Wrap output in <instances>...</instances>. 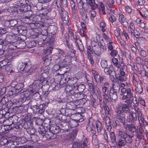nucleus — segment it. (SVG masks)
Segmentation results:
<instances>
[{"label":"nucleus","mask_w":148,"mask_h":148,"mask_svg":"<svg viewBox=\"0 0 148 148\" xmlns=\"http://www.w3.org/2000/svg\"><path fill=\"white\" fill-rule=\"evenodd\" d=\"M130 106L127 104L120 103L119 104L116 111L117 114L116 118L122 124L123 127L127 124L124 112L127 113H130Z\"/></svg>","instance_id":"obj_1"},{"label":"nucleus","mask_w":148,"mask_h":148,"mask_svg":"<svg viewBox=\"0 0 148 148\" xmlns=\"http://www.w3.org/2000/svg\"><path fill=\"white\" fill-rule=\"evenodd\" d=\"M65 90L68 94L70 95H73L77 99V100H80L84 98L83 94L82 92L73 90V88L69 85L66 87Z\"/></svg>","instance_id":"obj_2"},{"label":"nucleus","mask_w":148,"mask_h":148,"mask_svg":"<svg viewBox=\"0 0 148 148\" xmlns=\"http://www.w3.org/2000/svg\"><path fill=\"white\" fill-rule=\"evenodd\" d=\"M42 78L40 77V79L35 80L33 85L32 90L35 92H38L40 88H43L42 85L46 84L48 82L44 79L42 80Z\"/></svg>","instance_id":"obj_3"},{"label":"nucleus","mask_w":148,"mask_h":148,"mask_svg":"<svg viewBox=\"0 0 148 148\" xmlns=\"http://www.w3.org/2000/svg\"><path fill=\"white\" fill-rule=\"evenodd\" d=\"M45 33L44 34L42 33L41 34H38L36 37H38L39 38L38 41V43L39 46L40 47H44L45 46V44L47 43V40L48 36L47 30H45Z\"/></svg>","instance_id":"obj_4"},{"label":"nucleus","mask_w":148,"mask_h":148,"mask_svg":"<svg viewBox=\"0 0 148 148\" xmlns=\"http://www.w3.org/2000/svg\"><path fill=\"white\" fill-rule=\"evenodd\" d=\"M38 132L39 134L42 136L44 138L45 136L48 139H53L56 137V136H54V134L50 130H49L48 131H46L45 130V128L42 126L38 130Z\"/></svg>","instance_id":"obj_5"},{"label":"nucleus","mask_w":148,"mask_h":148,"mask_svg":"<svg viewBox=\"0 0 148 148\" xmlns=\"http://www.w3.org/2000/svg\"><path fill=\"white\" fill-rule=\"evenodd\" d=\"M48 5H47L46 6H43L42 5L41 9H39V10H42L45 9L46 11L45 13L47 14L49 12H50L51 16L52 18H53L56 16V5H52L49 8L48 10L47 8Z\"/></svg>","instance_id":"obj_6"},{"label":"nucleus","mask_w":148,"mask_h":148,"mask_svg":"<svg viewBox=\"0 0 148 148\" xmlns=\"http://www.w3.org/2000/svg\"><path fill=\"white\" fill-rule=\"evenodd\" d=\"M63 60H60L59 62V65L61 68L60 73H58V75H63V74L67 72V70L66 69H68L69 66H68L66 63V62L64 60L65 58L64 56L62 57Z\"/></svg>","instance_id":"obj_7"},{"label":"nucleus","mask_w":148,"mask_h":148,"mask_svg":"<svg viewBox=\"0 0 148 148\" xmlns=\"http://www.w3.org/2000/svg\"><path fill=\"white\" fill-rule=\"evenodd\" d=\"M17 23V22L16 19H10L6 20L5 22V25L8 27L2 29V30L4 31V33L9 32V30L11 29L10 27H13Z\"/></svg>","instance_id":"obj_8"},{"label":"nucleus","mask_w":148,"mask_h":148,"mask_svg":"<svg viewBox=\"0 0 148 148\" xmlns=\"http://www.w3.org/2000/svg\"><path fill=\"white\" fill-rule=\"evenodd\" d=\"M104 72L106 74L109 75L111 80L114 82L115 80V76L116 75V72L114 70L113 66H110L109 67L105 68L104 70Z\"/></svg>","instance_id":"obj_9"},{"label":"nucleus","mask_w":148,"mask_h":148,"mask_svg":"<svg viewBox=\"0 0 148 148\" xmlns=\"http://www.w3.org/2000/svg\"><path fill=\"white\" fill-rule=\"evenodd\" d=\"M126 93V95L127 96L128 99L125 100V102L129 106V105H131L133 102V100H134V97L133 96V92L130 88L128 89Z\"/></svg>","instance_id":"obj_10"},{"label":"nucleus","mask_w":148,"mask_h":148,"mask_svg":"<svg viewBox=\"0 0 148 148\" xmlns=\"http://www.w3.org/2000/svg\"><path fill=\"white\" fill-rule=\"evenodd\" d=\"M92 73L94 76V78L96 82L98 84L102 83L104 79L103 77L101 76L96 71L92 70Z\"/></svg>","instance_id":"obj_11"},{"label":"nucleus","mask_w":148,"mask_h":148,"mask_svg":"<svg viewBox=\"0 0 148 148\" xmlns=\"http://www.w3.org/2000/svg\"><path fill=\"white\" fill-rule=\"evenodd\" d=\"M97 47H95L94 48V53L95 54L97 55H99L100 54L101 52V49H102L103 50H106L107 49L105 45H104L102 44L101 42H99Z\"/></svg>","instance_id":"obj_12"},{"label":"nucleus","mask_w":148,"mask_h":148,"mask_svg":"<svg viewBox=\"0 0 148 148\" xmlns=\"http://www.w3.org/2000/svg\"><path fill=\"white\" fill-rule=\"evenodd\" d=\"M117 92H110L108 95V98L106 99L108 102H112L113 101H115L117 99L118 96L117 94Z\"/></svg>","instance_id":"obj_13"},{"label":"nucleus","mask_w":148,"mask_h":148,"mask_svg":"<svg viewBox=\"0 0 148 148\" xmlns=\"http://www.w3.org/2000/svg\"><path fill=\"white\" fill-rule=\"evenodd\" d=\"M86 141L85 140L82 143L75 142L73 144L72 148H89L86 144Z\"/></svg>","instance_id":"obj_14"},{"label":"nucleus","mask_w":148,"mask_h":148,"mask_svg":"<svg viewBox=\"0 0 148 148\" xmlns=\"http://www.w3.org/2000/svg\"><path fill=\"white\" fill-rule=\"evenodd\" d=\"M60 15L63 23L67 25H69L70 23L69 21V18L68 12L66 11L64 12V13L61 14Z\"/></svg>","instance_id":"obj_15"},{"label":"nucleus","mask_w":148,"mask_h":148,"mask_svg":"<svg viewBox=\"0 0 148 148\" xmlns=\"http://www.w3.org/2000/svg\"><path fill=\"white\" fill-rule=\"evenodd\" d=\"M71 86L73 88V90L82 93L86 88L85 86L83 84H75L73 86Z\"/></svg>","instance_id":"obj_16"},{"label":"nucleus","mask_w":148,"mask_h":148,"mask_svg":"<svg viewBox=\"0 0 148 148\" xmlns=\"http://www.w3.org/2000/svg\"><path fill=\"white\" fill-rule=\"evenodd\" d=\"M129 114V118L127 119V120L128 122L133 123L134 121H136L137 120V116L136 112L131 111L130 110V112Z\"/></svg>","instance_id":"obj_17"},{"label":"nucleus","mask_w":148,"mask_h":148,"mask_svg":"<svg viewBox=\"0 0 148 148\" xmlns=\"http://www.w3.org/2000/svg\"><path fill=\"white\" fill-rule=\"evenodd\" d=\"M50 68L48 66H46L44 68L43 72L40 75V77L42 79H44L45 81L47 80L48 75L49 74Z\"/></svg>","instance_id":"obj_18"},{"label":"nucleus","mask_w":148,"mask_h":148,"mask_svg":"<svg viewBox=\"0 0 148 148\" xmlns=\"http://www.w3.org/2000/svg\"><path fill=\"white\" fill-rule=\"evenodd\" d=\"M120 74H116L115 76L116 78L121 82H123L125 81L126 80V77L125 76V73L123 71L119 72Z\"/></svg>","instance_id":"obj_19"},{"label":"nucleus","mask_w":148,"mask_h":148,"mask_svg":"<svg viewBox=\"0 0 148 148\" xmlns=\"http://www.w3.org/2000/svg\"><path fill=\"white\" fill-rule=\"evenodd\" d=\"M49 130L51 131L54 135L58 133L61 131L59 127L56 125H51Z\"/></svg>","instance_id":"obj_20"},{"label":"nucleus","mask_w":148,"mask_h":148,"mask_svg":"<svg viewBox=\"0 0 148 148\" xmlns=\"http://www.w3.org/2000/svg\"><path fill=\"white\" fill-rule=\"evenodd\" d=\"M65 79L67 80V82L70 84H73L72 86H73L75 84H77L76 83L78 82L79 79L76 77H71L69 76H67L65 77Z\"/></svg>","instance_id":"obj_21"},{"label":"nucleus","mask_w":148,"mask_h":148,"mask_svg":"<svg viewBox=\"0 0 148 148\" xmlns=\"http://www.w3.org/2000/svg\"><path fill=\"white\" fill-rule=\"evenodd\" d=\"M75 42L76 46L80 51H83L84 50V47L81 40L79 38H76L75 40Z\"/></svg>","instance_id":"obj_22"},{"label":"nucleus","mask_w":148,"mask_h":148,"mask_svg":"<svg viewBox=\"0 0 148 148\" xmlns=\"http://www.w3.org/2000/svg\"><path fill=\"white\" fill-rule=\"evenodd\" d=\"M58 29V27L56 26L51 25L49 26L47 30V33H49L53 35H55Z\"/></svg>","instance_id":"obj_23"},{"label":"nucleus","mask_w":148,"mask_h":148,"mask_svg":"<svg viewBox=\"0 0 148 148\" xmlns=\"http://www.w3.org/2000/svg\"><path fill=\"white\" fill-rule=\"evenodd\" d=\"M31 63L30 60L28 58H26V64L25 66L24 71H25L26 72L31 73L32 71V70L31 69Z\"/></svg>","instance_id":"obj_24"},{"label":"nucleus","mask_w":148,"mask_h":148,"mask_svg":"<svg viewBox=\"0 0 148 148\" xmlns=\"http://www.w3.org/2000/svg\"><path fill=\"white\" fill-rule=\"evenodd\" d=\"M86 129L88 131L91 132L92 134H94L95 133V128L92 122L89 121L88 124L87 125Z\"/></svg>","instance_id":"obj_25"},{"label":"nucleus","mask_w":148,"mask_h":148,"mask_svg":"<svg viewBox=\"0 0 148 148\" xmlns=\"http://www.w3.org/2000/svg\"><path fill=\"white\" fill-rule=\"evenodd\" d=\"M9 43L5 39H0V49H6L9 47Z\"/></svg>","instance_id":"obj_26"},{"label":"nucleus","mask_w":148,"mask_h":148,"mask_svg":"<svg viewBox=\"0 0 148 148\" xmlns=\"http://www.w3.org/2000/svg\"><path fill=\"white\" fill-rule=\"evenodd\" d=\"M123 128L125 130H127L128 128L129 131L132 133L136 132V131L138 130L136 128V127L132 124H127Z\"/></svg>","instance_id":"obj_27"},{"label":"nucleus","mask_w":148,"mask_h":148,"mask_svg":"<svg viewBox=\"0 0 148 148\" xmlns=\"http://www.w3.org/2000/svg\"><path fill=\"white\" fill-rule=\"evenodd\" d=\"M137 116L139 123L141 125L145 127L148 125L147 123L144 120V117L142 116V114H141L140 115V114H138Z\"/></svg>","instance_id":"obj_28"},{"label":"nucleus","mask_w":148,"mask_h":148,"mask_svg":"<svg viewBox=\"0 0 148 148\" xmlns=\"http://www.w3.org/2000/svg\"><path fill=\"white\" fill-rule=\"evenodd\" d=\"M17 30L18 31L19 34L21 35H25L27 34L26 27L23 25L18 26Z\"/></svg>","instance_id":"obj_29"},{"label":"nucleus","mask_w":148,"mask_h":148,"mask_svg":"<svg viewBox=\"0 0 148 148\" xmlns=\"http://www.w3.org/2000/svg\"><path fill=\"white\" fill-rule=\"evenodd\" d=\"M102 91L103 93V98L105 99L108 98V95L110 93L109 90V88L106 87H103L102 88Z\"/></svg>","instance_id":"obj_30"},{"label":"nucleus","mask_w":148,"mask_h":148,"mask_svg":"<svg viewBox=\"0 0 148 148\" xmlns=\"http://www.w3.org/2000/svg\"><path fill=\"white\" fill-rule=\"evenodd\" d=\"M34 92V91H33L32 89V90H26L25 91L23 90V92H22L23 93H22V95H23V96L27 98V100H28V99H29L30 97H31V96L33 94Z\"/></svg>","instance_id":"obj_31"},{"label":"nucleus","mask_w":148,"mask_h":148,"mask_svg":"<svg viewBox=\"0 0 148 148\" xmlns=\"http://www.w3.org/2000/svg\"><path fill=\"white\" fill-rule=\"evenodd\" d=\"M24 86V84L23 83H19L16 84L15 86V88L16 91L18 92H20L21 93L23 92V90L22 88Z\"/></svg>","instance_id":"obj_32"},{"label":"nucleus","mask_w":148,"mask_h":148,"mask_svg":"<svg viewBox=\"0 0 148 148\" xmlns=\"http://www.w3.org/2000/svg\"><path fill=\"white\" fill-rule=\"evenodd\" d=\"M112 88L113 91L119 92L120 90V85L118 82H116L112 84Z\"/></svg>","instance_id":"obj_33"},{"label":"nucleus","mask_w":148,"mask_h":148,"mask_svg":"<svg viewBox=\"0 0 148 148\" xmlns=\"http://www.w3.org/2000/svg\"><path fill=\"white\" fill-rule=\"evenodd\" d=\"M47 44L48 45H52L56 40V37L55 35H51L48 36Z\"/></svg>","instance_id":"obj_34"},{"label":"nucleus","mask_w":148,"mask_h":148,"mask_svg":"<svg viewBox=\"0 0 148 148\" xmlns=\"http://www.w3.org/2000/svg\"><path fill=\"white\" fill-rule=\"evenodd\" d=\"M116 143L117 145L119 147H121L122 146H124L126 144V141L125 139H123L121 138H117L116 140Z\"/></svg>","instance_id":"obj_35"},{"label":"nucleus","mask_w":148,"mask_h":148,"mask_svg":"<svg viewBox=\"0 0 148 148\" xmlns=\"http://www.w3.org/2000/svg\"><path fill=\"white\" fill-rule=\"evenodd\" d=\"M78 132L77 129L76 128H74L72 132L69 134V140H71L74 139L76 137Z\"/></svg>","instance_id":"obj_36"},{"label":"nucleus","mask_w":148,"mask_h":148,"mask_svg":"<svg viewBox=\"0 0 148 148\" xmlns=\"http://www.w3.org/2000/svg\"><path fill=\"white\" fill-rule=\"evenodd\" d=\"M68 35L69 37L71 38V40L75 42V40L76 39V38H79L78 37L75 36V37L73 30L72 29H69L68 31Z\"/></svg>","instance_id":"obj_37"},{"label":"nucleus","mask_w":148,"mask_h":148,"mask_svg":"<svg viewBox=\"0 0 148 148\" xmlns=\"http://www.w3.org/2000/svg\"><path fill=\"white\" fill-rule=\"evenodd\" d=\"M56 3L57 7V10L60 14L64 13V12H66L64 8L61 6V4L60 3H58V1H56Z\"/></svg>","instance_id":"obj_38"},{"label":"nucleus","mask_w":148,"mask_h":148,"mask_svg":"<svg viewBox=\"0 0 148 148\" xmlns=\"http://www.w3.org/2000/svg\"><path fill=\"white\" fill-rule=\"evenodd\" d=\"M136 136L139 140H141L143 139L144 136L143 134V132L141 131L140 129H139L136 132Z\"/></svg>","instance_id":"obj_39"},{"label":"nucleus","mask_w":148,"mask_h":148,"mask_svg":"<svg viewBox=\"0 0 148 148\" xmlns=\"http://www.w3.org/2000/svg\"><path fill=\"white\" fill-rule=\"evenodd\" d=\"M105 123L107 125V129L108 130L110 131L111 130V121L110 118L109 117H106L105 119Z\"/></svg>","instance_id":"obj_40"},{"label":"nucleus","mask_w":148,"mask_h":148,"mask_svg":"<svg viewBox=\"0 0 148 148\" xmlns=\"http://www.w3.org/2000/svg\"><path fill=\"white\" fill-rule=\"evenodd\" d=\"M53 48L51 46L48 47L46 49H43V53L46 56H48L50 55L52 53V49Z\"/></svg>","instance_id":"obj_41"},{"label":"nucleus","mask_w":148,"mask_h":148,"mask_svg":"<svg viewBox=\"0 0 148 148\" xmlns=\"http://www.w3.org/2000/svg\"><path fill=\"white\" fill-rule=\"evenodd\" d=\"M96 125L97 132H100L103 129L101 123L99 121L97 120L96 122Z\"/></svg>","instance_id":"obj_42"},{"label":"nucleus","mask_w":148,"mask_h":148,"mask_svg":"<svg viewBox=\"0 0 148 148\" xmlns=\"http://www.w3.org/2000/svg\"><path fill=\"white\" fill-rule=\"evenodd\" d=\"M32 126L33 123L30 121H25L23 125V127L24 129H26L27 130L30 127H32Z\"/></svg>","instance_id":"obj_43"},{"label":"nucleus","mask_w":148,"mask_h":148,"mask_svg":"<svg viewBox=\"0 0 148 148\" xmlns=\"http://www.w3.org/2000/svg\"><path fill=\"white\" fill-rule=\"evenodd\" d=\"M119 136L118 138H121L125 139V138L127 136L128 134L125 132L121 130H119Z\"/></svg>","instance_id":"obj_44"},{"label":"nucleus","mask_w":148,"mask_h":148,"mask_svg":"<svg viewBox=\"0 0 148 148\" xmlns=\"http://www.w3.org/2000/svg\"><path fill=\"white\" fill-rule=\"evenodd\" d=\"M70 3L72 13L73 14L75 15L76 11V9L75 8V4L73 0H71Z\"/></svg>","instance_id":"obj_45"},{"label":"nucleus","mask_w":148,"mask_h":148,"mask_svg":"<svg viewBox=\"0 0 148 148\" xmlns=\"http://www.w3.org/2000/svg\"><path fill=\"white\" fill-rule=\"evenodd\" d=\"M38 101L36 100H33L30 101L29 104H30L31 106L32 107L36 109L38 107V105H39L38 103Z\"/></svg>","instance_id":"obj_46"},{"label":"nucleus","mask_w":148,"mask_h":148,"mask_svg":"<svg viewBox=\"0 0 148 148\" xmlns=\"http://www.w3.org/2000/svg\"><path fill=\"white\" fill-rule=\"evenodd\" d=\"M38 107L36 108V112H38L39 113H41L43 110L45 106V105L44 103L39 104L38 105Z\"/></svg>","instance_id":"obj_47"},{"label":"nucleus","mask_w":148,"mask_h":148,"mask_svg":"<svg viewBox=\"0 0 148 148\" xmlns=\"http://www.w3.org/2000/svg\"><path fill=\"white\" fill-rule=\"evenodd\" d=\"M145 0H138V2H135L134 4L135 6H144L145 3Z\"/></svg>","instance_id":"obj_48"},{"label":"nucleus","mask_w":148,"mask_h":148,"mask_svg":"<svg viewBox=\"0 0 148 148\" xmlns=\"http://www.w3.org/2000/svg\"><path fill=\"white\" fill-rule=\"evenodd\" d=\"M135 25L134 24L131 22L128 26V30L130 33H133L134 30H135Z\"/></svg>","instance_id":"obj_49"},{"label":"nucleus","mask_w":148,"mask_h":148,"mask_svg":"<svg viewBox=\"0 0 148 148\" xmlns=\"http://www.w3.org/2000/svg\"><path fill=\"white\" fill-rule=\"evenodd\" d=\"M26 59L24 62H21L19 63L18 66V68L21 71H24V69H25V66L26 64Z\"/></svg>","instance_id":"obj_50"},{"label":"nucleus","mask_w":148,"mask_h":148,"mask_svg":"<svg viewBox=\"0 0 148 148\" xmlns=\"http://www.w3.org/2000/svg\"><path fill=\"white\" fill-rule=\"evenodd\" d=\"M87 53L88 56H91V54H92L93 52H94V48L92 47L89 46L87 47Z\"/></svg>","instance_id":"obj_51"},{"label":"nucleus","mask_w":148,"mask_h":148,"mask_svg":"<svg viewBox=\"0 0 148 148\" xmlns=\"http://www.w3.org/2000/svg\"><path fill=\"white\" fill-rule=\"evenodd\" d=\"M133 137V136L128 135L127 136L125 139V140L126 141V143H131L132 142L133 140L132 138Z\"/></svg>","instance_id":"obj_52"},{"label":"nucleus","mask_w":148,"mask_h":148,"mask_svg":"<svg viewBox=\"0 0 148 148\" xmlns=\"http://www.w3.org/2000/svg\"><path fill=\"white\" fill-rule=\"evenodd\" d=\"M100 26L101 28V30L102 32H105L106 30V24L105 22H101L100 23Z\"/></svg>","instance_id":"obj_53"},{"label":"nucleus","mask_w":148,"mask_h":148,"mask_svg":"<svg viewBox=\"0 0 148 148\" xmlns=\"http://www.w3.org/2000/svg\"><path fill=\"white\" fill-rule=\"evenodd\" d=\"M110 137L112 142L113 143H115L116 142V138L115 136L114 133V132H110Z\"/></svg>","instance_id":"obj_54"},{"label":"nucleus","mask_w":148,"mask_h":148,"mask_svg":"<svg viewBox=\"0 0 148 148\" xmlns=\"http://www.w3.org/2000/svg\"><path fill=\"white\" fill-rule=\"evenodd\" d=\"M40 95L38 92H34L33 93V97L34 99V100H37V99H40Z\"/></svg>","instance_id":"obj_55"},{"label":"nucleus","mask_w":148,"mask_h":148,"mask_svg":"<svg viewBox=\"0 0 148 148\" xmlns=\"http://www.w3.org/2000/svg\"><path fill=\"white\" fill-rule=\"evenodd\" d=\"M36 44V41L33 40L30 41L27 43V46L29 48H31L34 47Z\"/></svg>","instance_id":"obj_56"},{"label":"nucleus","mask_w":148,"mask_h":148,"mask_svg":"<svg viewBox=\"0 0 148 148\" xmlns=\"http://www.w3.org/2000/svg\"><path fill=\"white\" fill-rule=\"evenodd\" d=\"M9 48V49L7 51L8 56H13V55H15L16 53L14 52V49L12 48V47Z\"/></svg>","instance_id":"obj_57"},{"label":"nucleus","mask_w":148,"mask_h":148,"mask_svg":"<svg viewBox=\"0 0 148 148\" xmlns=\"http://www.w3.org/2000/svg\"><path fill=\"white\" fill-rule=\"evenodd\" d=\"M18 42V41H16V42L15 41H13L9 43V47H12V48H14V47H16V48H18L20 47H17V46L16 45V44L17 42Z\"/></svg>","instance_id":"obj_58"},{"label":"nucleus","mask_w":148,"mask_h":148,"mask_svg":"<svg viewBox=\"0 0 148 148\" xmlns=\"http://www.w3.org/2000/svg\"><path fill=\"white\" fill-rule=\"evenodd\" d=\"M89 13L90 14V18L93 20L96 15V11L94 10H91L90 11Z\"/></svg>","instance_id":"obj_59"},{"label":"nucleus","mask_w":148,"mask_h":148,"mask_svg":"<svg viewBox=\"0 0 148 148\" xmlns=\"http://www.w3.org/2000/svg\"><path fill=\"white\" fill-rule=\"evenodd\" d=\"M87 80L88 84L90 87V90L92 91L93 92H95V90L94 88V86L92 83V82H88L89 81L87 79Z\"/></svg>","instance_id":"obj_60"},{"label":"nucleus","mask_w":148,"mask_h":148,"mask_svg":"<svg viewBox=\"0 0 148 148\" xmlns=\"http://www.w3.org/2000/svg\"><path fill=\"white\" fill-rule=\"evenodd\" d=\"M12 67V65L11 64H9L6 65L5 68L6 71L10 73H11L13 72Z\"/></svg>","instance_id":"obj_61"},{"label":"nucleus","mask_w":148,"mask_h":148,"mask_svg":"<svg viewBox=\"0 0 148 148\" xmlns=\"http://www.w3.org/2000/svg\"><path fill=\"white\" fill-rule=\"evenodd\" d=\"M5 58L4 60L2 61L3 63L5 62L8 63L12 61L13 56H5Z\"/></svg>","instance_id":"obj_62"},{"label":"nucleus","mask_w":148,"mask_h":148,"mask_svg":"<svg viewBox=\"0 0 148 148\" xmlns=\"http://www.w3.org/2000/svg\"><path fill=\"white\" fill-rule=\"evenodd\" d=\"M27 131L30 135L35 134V130L33 126H32V127H30L28 129Z\"/></svg>","instance_id":"obj_63"},{"label":"nucleus","mask_w":148,"mask_h":148,"mask_svg":"<svg viewBox=\"0 0 148 148\" xmlns=\"http://www.w3.org/2000/svg\"><path fill=\"white\" fill-rule=\"evenodd\" d=\"M131 34L132 35H133L136 38H139L140 36V34L139 32L136 29L134 30L133 33H131Z\"/></svg>","instance_id":"obj_64"}]
</instances>
